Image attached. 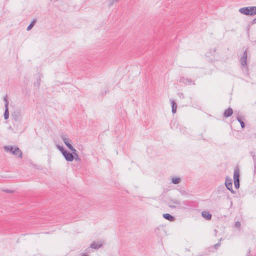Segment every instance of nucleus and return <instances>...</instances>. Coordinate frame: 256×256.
Here are the masks:
<instances>
[{
	"mask_svg": "<svg viewBox=\"0 0 256 256\" xmlns=\"http://www.w3.org/2000/svg\"><path fill=\"white\" fill-rule=\"evenodd\" d=\"M4 149L6 152H10L18 158H22V152L18 146H4Z\"/></svg>",
	"mask_w": 256,
	"mask_h": 256,
	"instance_id": "obj_1",
	"label": "nucleus"
},
{
	"mask_svg": "<svg viewBox=\"0 0 256 256\" xmlns=\"http://www.w3.org/2000/svg\"><path fill=\"white\" fill-rule=\"evenodd\" d=\"M234 186L236 188H240V169L236 166L234 170Z\"/></svg>",
	"mask_w": 256,
	"mask_h": 256,
	"instance_id": "obj_2",
	"label": "nucleus"
},
{
	"mask_svg": "<svg viewBox=\"0 0 256 256\" xmlns=\"http://www.w3.org/2000/svg\"><path fill=\"white\" fill-rule=\"evenodd\" d=\"M240 64L244 68H248V50H246L244 52L242 56L240 58Z\"/></svg>",
	"mask_w": 256,
	"mask_h": 256,
	"instance_id": "obj_3",
	"label": "nucleus"
},
{
	"mask_svg": "<svg viewBox=\"0 0 256 256\" xmlns=\"http://www.w3.org/2000/svg\"><path fill=\"white\" fill-rule=\"evenodd\" d=\"M225 185L226 188L230 190L232 194H235V192L232 189V180L228 176L226 178Z\"/></svg>",
	"mask_w": 256,
	"mask_h": 256,
	"instance_id": "obj_4",
	"label": "nucleus"
},
{
	"mask_svg": "<svg viewBox=\"0 0 256 256\" xmlns=\"http://www.w3.org/2000/svg\"><path fill=\"white\" fill-rule=\"evenodd\" d=\"M61 138L62 139V141L66 144V146L68 147V149L72 148V145L71 144L72 140H71L68 138L66 135L65 134H62L61 135Z\"/></svg>",
	"mask_w": 256,
	"mask_h": 256,
	"instance_id": "obj_5",
	"label": "nucleus"
},
{
	"mask_svg": "<svg viewBox=\"0 0 256 256\" xmlns=\"http://www.w3.org/2000/svg\"><path fill=\"white\" fill-rule=\"evenodd\" d=\"M22 117L21 112L20 111H14L12 114V120L16 122H20Z\"/></svg>",
	"mask_w": 256,
	"mask_h": 256,
	"instance_id": "obj_6",
	"label": "nucleus"
},
{
	"mask_svg": "<svg viewBox=\"0 0 256 256\" xmlns=\"http://www.w3.org/2000/svg\"><path fill=\"white\" fill-rule=\"evenodd\" d=\"M180 82L188 85H190L191 84L193 85L196 84L194 81H192L190 78L184 77H180Z\"/></svg>",
	"mask_w": 256,
	"mask_h": 256,
	"instance_id": "obj_7",
	"label": "nucleus"
},
{
	"mask_svg": "<svg viewBox=\"0 0 256 256\" xmlns=\"http://www.w3.org/2000/svg\"><path fill=\"white\" fill-rule=\"evenodd\" d=\"M62 156L68 162H72L74 160V156L73 154H71L67 150L64 152V153L62 154Z\"/></svg>",
	"mask_w": 256,
	"mask_h": 256,
	"instance_id": "obj_8",
	"label": "nucleus"
},
{
	"mask_svg": "<svg viewBox=\"0 0 256 256\" xmlns=\"http://www.w3.org/2000/svg\"><path fill=\"white\" fill-rule=\"evenodd\" d=\"M238 11L242 14L250 16L249 6L242 8L239 9Z\"/></svg>",
	"mask_w": 256,
	"mask_h": 256,
	"instance_id": "obj_9",
	"label": "nucleus"
},
{
	"mask_svg": "<svg viewBox=\"0 0 256 256\" xmlns=\"http://www.w3.org/2000/svg\"><path fill=\"white\" fill-rule=\"evenodd\" d=\"M233 113V110L232 108H229L227 110H225L224 112V116L225 118H228Z\"/></svg>",
	"mask_w": 256,
	"mask_h": 256,
	"instance_id": "obj_10",
	"label": "nucleus"
},
{
	"mask_svg": "<svg viewBox=\"0 0 256 256\" xmlns=\"http://www.w3.org/2000/svg\"><path fill=\"white\" fill-rule=\"evenodd\" d=\"M202 216L206 220H210L212 218V214L207 211H204L202 212Z\"/></svg>",
	"mask_w": 256,
	"mask_h": 256,
	"instance_id": "obj_11",
	"label": "nucleus"
},
{
	"mask_svg": "<svg viewBox=\"0 0 256 256\" xmlns=\"http://www.w3.org/2000/svg\"><path fill=\"white\" fill-rule=\"evenodd\" d=\"M163 217L170 222H172L175 220L174 216L168 213L163 214Z\"/></svg>",
	"mask_w": 256,
	"mask_h": 256,
	"instance_id": "obj_12",
	"label": "nucleus"
},
{
	"mask_svg": "<svg viewBox=\"0 0 256 256\" xmlns=\"http://www.w3.org/2000/svg\"><path fill=\"white\" fill-rule=\"evenodd\" d=\"M172 104V112L173 114H175L176 112L177 104L174 100H170Z\"/></svg>",
	"mask_w": 256,
	"mask_h": 256,
	"instance_id": "obj_13",
	"label": "nucleus"
},
{
	"mask_svg": "<svg viewBox=\"0 0 256 256\" xmlns=\"http://www.w3.org/2000/svg\"><path fill=\"white\" fill-rule=\"evenodd\" d=\"M102 246V244H98L94 242L90 244V248L94 249H98L101 248Z\"/></svg>",
	"mask_w": 256,
	"mask_h": 256,
	"instance_id": "obj_14",
	"label": "nucleus"
},
{
	"mask_svg": "<svg viewBox=\"0 0 256 256\" xmlns=\"http://www.w3.org/2000/svg\"><path fill=\"white\" fill-rule=\"evenodd\" d=\"M250 16L256 14V6H249Z\"/></svg>",
	"mask_w": 256,
	"mask_h": 256,
	"instance_id": "obj_15",
	"label": "nucleus"
},
{
	"mask_svg": "<svg viewBox=\"0 0 256 256\" xmlns=\"http://www.w3.org/2000/svg\"><path fill=\"white\" fill-rule=\"evenodd\" d=\"M250 154L252 157L254 162V168L256 169V156L255 154V153L254 152H250Z\"/></svg>",
	"mask_w": 256,
	"mask_h": 256,
	"instance_id": "obj_16",
	"label": "nucleus"
},
{
	"mask_svg": "<svg viewBox=\"0 0 256 256\" xmlns=\"http://www.w3.org/2000/svg\"><path fill=\"white\" fill-rule=\"evenodd\" d=\"M4 118L5 120H7L9 117L8 108H5V111L4 112Z\"/></svg>",
	"mask_w": 256,
	"mask_h": 256,
	"instance_id": "obj_17",
	"label": "nucleus"
},
{
	"mask_svg": "<svg viewBox=\"0 0 256 256\" xmlns=\"http://www.w3.org/2000/svg\"><path fill=\"white\" fill-rule=\"evenodd\" d=\"M236 120L240 123L242 128H244L245 126V124L244 122L242 120L240 116H238L236 118Z\"/></svg>",
	"mask_w": 256,
	"mask_h": 256,
	"instance_id": "obj_18",
	"label": "nucleus"
},
{
	"mask_svg": "<svg viewBox=\"0 0 256 256\" xmlns=\"http://www.w3.org/2000/svg\"><path fill=\"white\" fill-rule=\"evenodd\" d=\"M180 179L179 178L174 177L172 178V182L174 184H178L180 183Z\"/></svg>",
	"mask_w": 256,
	"mask_h": 256,
	"instance_id": "obj_19",
	"label": "nucleus"
},
{
	"mask_svg": "<svg viewBox=\"0 0 256 256\" xmlns=\"http://www.w3.org/2000/svg\"><path fill=\"white\" fill-rule=\"evenodd\" d=\"M36 22V20H34L32 22L29 24V26L27 27V30H30L34 26V24L35 22Z\"/></svg>",
	"mask_w": 256,
	"mask_h": 256,
	"instance_id": "obj_20",
	"label": "nucleus"
},
{
	"mask_svg": "<svg viewBox=\"0 0 256 256\" xmlns=\"http://www.w3.org/2000/svg\"><path fill=\"white\" fill-rule=\"evenodd\" d=\"M4 107L5 108H8V96L7 95L5 96L4 98Z\"/></svg>",
	"mask_w": 256,
	"mask_h": 256,
	"instance_id": "obj_21",
	"label": "nucleus"
},
{
	"mask_svg": "<svg viewBox=\"0 0 256 256\" xmlns=\"http://www.w3.org/2000/svg\"><path fill=\"white\" fill-rule=\"evenodd\" d=\"M58 148V150L60 151V152L62 153V154L65 152L66 150H65L62 146L58 145L57 146Z\"/></svg>",
	"mask_w": 256,
	"mask_h": 256,
	"instance_id": "obj_22",
	"label": "nucleus"
},
{
	"mask_svg": "<svg viewBox=\"0 0 256 256\" xmlns=\"http://www.w3.org/2000/svg\"><path fill=\"white\" fill-rule=\"evenodd\" d=\"M69 150H70L72 152L71 154H72L74 156L78 154L76 152V150L74 148L73 146H72V148H71Z\"/></svg>",
	"mask_w": 256,
	"mask_h": 256,
	"instance_id": "obj_23",
	"label": "nucleus"
},
{
	"mask_svg": "<svg viewBox=\"0 0 256 256\" xmlns=\"http://www.w3.org/2000/svg\"><path fill=\"white\" fill-rule=\"evenodd\" d=\"M74 160L76 161V162H80V158L79 156H78V154H76V156H74Z\"/></svg>",
	"mask_w": 256,
	"mask_h": 256,
	"instance_id": "obj_24",
	"label": "nucleus"
},
{
	"mask_svg": "<svg viewBox=\"0 0 256 256\" xmlns=\"http://www.w3.org/2000/svg\"><path fill=\"white\" fill-rule=\"evenodd\" d=\"M4 191L7 193H12L14 192V190L8 189L4 190Z\"/></svg>",
	"mask_w": 256,
	"mask_h": 256,
	"instance_id": "obj_25",
	"label": "nucleus"
},
{
	"mask_svg": "<svg viewBox=\"0 0 256 256\" xmlns=\"http://www.w3.org/2000/svg\"><path fill=\"white\" fill-rule=\"evenodd\" d=\"M240 226V222L237 221L235 223V226L237 228H239Z\"/></svg>",
	"mask_w": 256,
	"mask_h": 256,
	"instance_id": "obj_26",
	"label": "nucleus"
},
{
	"mask_svg": "<svg viewBox=\"0 0 256 256\" xmlns=\"http://www.w3.org/2000/svg\"><path fill=\"white\" fill-rule=\"evenodd\" d=\"M220 242H218L214 245V248L216 249H217L220 246Z\"/></svg>",
	"mask_w": 256,
	"mask_h": 256,
	"instance_id": "obj_27",
	"label": "nucleus"
},
{
	"mask_svg": "<svg viewBox=\"0 0 256 256\" xmlns=\"http://www.w3.org/2000/svg\"><path fill=\"white\" fill-rule=\"evenodd\" d=\"M250 252H251L250 249L249 248L248 250V252L246 254V256H252Z\"/></svg>",
	"mask_w": 256,
	"mask_h": 256,
	"instance_id": "obj_28",
	"label": "nucleus"
},
{
	"mask_svg": "<svg viewBox=\"0 0 256 256\" xmlns=\"http://www.w3.org/2000/svg\"><path fill=\"white\" fill-rule=\"evenodd\" d=\"M174 203L177 205L180 204V202L178 200H175L174 202Z\"/></svg>",
	"mask_w": 256,
	"mask_h": 256,
	"instance_id": "obj_29",
	"label": "nucleus"
},
{
	"mask_svg": "<svg viewBox=\"0 0 256 256\" xmlns=\"http://www.w3.org/2000/svg\"><path fill=\"white\" fill-rule=\"evenodd\" d=\"M40 82L38 81L36 84V83L34 84V86H36L38 87L40 86Z\"/></svg>",
	"mask_w": 256,
	"mask_h": 256,
	"instance_id": "obj_30",
	"label": "nucleus"
},
{
	"mask_svg": "<svg viewBox=\"0 0 256 256\" xmlns=\"http://www.w3.org/2000/svg\"><path fill=\"white\" fill-rule=\"evenodd\" d=\"M178 94L180 98H184V96L182 93H179Z\"/></svg>",
	"mask_w": 256,
	"mask_h": 256,
	"instance_id": "obj_31",
	"label": "nucleus"
},
{
	"mask_svg": "<svg viewBox=\"0 0 256 256\" xmlns=\"http://www.w3.org/2000/svg\"><path fill=\"white\" fill-rule=\"evenodd\" d=\"M252 24H256V18L253 20L252 22Z\"/></svg>",
	"mask_w": 256,
	"mask_h": 256,
	"instance_id": "obj_32",
	"label": "nucleus"
},
{
	"mask_svg": "<svg viewBox=\"0 0 256 256\" xmlns=\"http://www.w3.org/2000/svg\"><path fill=\"white\" fill-rule=\"evenodd\" d=\"M170 207L172 208H176V206H170Z\"/></svg>",
	"mask_w": 256,
	"mask_h": 256,
	"instance_id": "obj_33",
	"label": "nucleus"
},
{
	"mask_svg": "<svg viewBox=\"0 0 256 256\" xmlns=\"http://www.w3.org/2000/svg\"><path fill=\"white\" fill-rule=\"evenodd\" d=\"M82 256H88V255L86 254H82Z\"/></svg>",
	"mask_w": 256,
	"mask_h": 256,
	"instance_id": "obj_34",
	"label": "nucleus"
}]
</instances>
